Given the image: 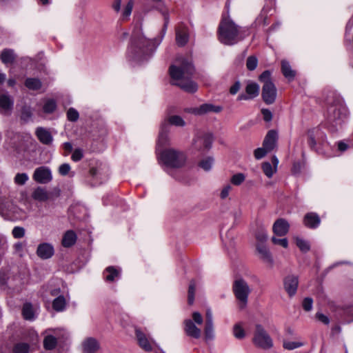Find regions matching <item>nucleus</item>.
Here are the masks:
<instances>
[{
    "label": "nucleus",
    "mask_w": 353,
    "mask_h": 353,
    "mask_svg": "<svg viewBox=\"0 0 353 353\" xmlns=\"http://www.w3.org/2000/svg\"><path fill=\"white\" fill-rule=\"evenodd\" d=\"M170 75L174 81L172 83L185 92L193 93L197 90V85L191 80L194 67L190 58L180 57L169 69Z\"/></svg>",
    "instance_id": "nucleus-1"
},
{
    "label": "nucleus",
    "mask_w": 353,
    "mask_h": 353,
    "mask_svg": "<svg viewBox=\"0 0 353 353\" xmlns=\"http://www.w3.org/2000/svg\"><path fill=\"white\" fill-rule=\"evenodd\" d=\"M161 40H148L139 28L132 32V39L128 49V56L134 60L140 61L150 55L160 44Z\"/></svg>",
    "instance_id": "nucleus-2"
},
{
    "label": "nucleus",
    "mask_w": 353,
    "mask_h": 353,
    "mask_svg": "<svg viewBox=\"0 0 353 353\" xmlns=\"http://www.w3.org/2000/svg\"><path fill=\"white\" fill-rule=\"evenodd\" d=\"M347 117V110L343 101L334 99L327 108V124L330 131H338L345 123Z\"/></svg>",
    "instance_id": "nucleus-3"
},
{
    "label": "nucleus",
    "mask_w": 353,
    "mask_h": 353,
    "mask_svg": "<svg viewBox=\"0 0 353 353\" xmlns=\"http://www.w3.org/2000/svg\"><path fill=\"white\" fill-rule=\"evenodd\" d=\"M242 30L229 19H224L219 26L218 38L221 43L232 46L243 40Z\"/></svg>",
    "instance_id": "nucleus-4"
},
{
    "label": "nucleus",
    "mask_w": 353,
    "mask_h": 353,
    "mask_svg": "<svg viewBox=\"0 0 353 353\" xmlns=\"http://www.w3.org/2000/svg\"><path fill=\"white\" fill-rule=\"evenodd\" d=\"M259 80L263 83L262 87V99L268 104H272L276 98L277 90L275 85L271 81V73L269 70L264 71L260 76Z\"/></svg>",
    "instance_id": "nucleus-5"
},
{
    "label": "nucleus",
    "mask_w": 353,
    "mask_h": 353,
    "mask_svg": "<svg viewBox=\"0 0 353 353\" xmlns=\"http://www.w3.org/2000/svg\"><path fill=\"white\" fill-rule=\"evenodd\" d=\"M160 159L167 167L181 168L185 162V155L183 152L169 148L162 151Z\"/></svg>",
    "instance_id": "nucleus-6"
},
{
    "label": "nucleus",
    "mask_w": 353,
    "mask_h": 353,
    "mask_svg": "<svg viewBox=\"0 0 353 353\" xmlns=\"http://www.w3.org/2000/svg\"><path fill=\"white\" fill-rule=\"evenodd\" d=\"M233 292L241 309L245 307L248 303V296L251 292L248 283L243 279H238L234 281L232 285Z\"/></svg>",
    "instance_id": "nucleus-7"
},
{
    "label": "nucleus",
    "mask_w": 353,
    "mask_h": 353,
    "mask_svg": "<svg viewBox=\"0 0 353 353\" xmlns=\"http://www.w3.org/2000/svg\"><path fill=\"white\" fill-rule=\"evenodd\" d=\"M252 343L256 347L263 350H270L274 344L270 336L260 324L255 325Z\"/></svg>",
    "instance_id": "nucleus-8"
},
{
    "label": "nucleus",
    "mask_w": 353,
    "mask_h": 353,
    "mask_svg": "<svg viewBox=\"0 0 353 353\" xmlns=\"http://www.w3.org/2000/svg\"><path fill=\"white\" fill-rule=\"evenodd\" d=\"M212 134L209 132H198L193 139L192 148L199 152H205L211 148Z\"/></svg>",
    "instance_id": "nucleus-9"
},
{
    "label": "nucleus",
    "mask_w": 353,
    "mask_h": 353,
    "mask_svg": "<svg viewBox=\"0 0 353 353\" xmlns=\"http://www.w3.org/2000/svg\"><path fill=\"white\" fill-rule=\"evenodd\" d=\"M223 110V107L212 103H203L198 107L192 108L188 112L196 116H203L210 113H219Z\"/></svg>",
    "instance_id": "nucleus-10"
},
{
    "label": "nucleus",
    "mask_w": 353,
    "mask_h": 353,
    "mask_svg": "<svg viewBox=\"0 0 353 353\" xmlns=\"http://www.w3.org/2000/svg\"><path fill=\"white\" fill-rule=\"evenodd\" d=\"M325 138V133L318 127L307 131V143L312 149H314L318 143H323Z\"/></svg>",
    "instance_id": "nucleus-11"
},
{
    "label": "nucleus",
    "mask_w": 353,
    "mask_h": 353,
    "mask_svg": "<svg viewBox=\"0 0 353 353\" xmlns=\"http://www.w3.org/2000/svg\"><path fill=\"white\" fill-rule=\"evenodd\" d=\"M32 178L39 183L46 184L52 181V176L48 168L41 166L35 169Z\"/></svg>",
    "instance_id": "nucleus-12"
},
{
    "label": "nucleus",
    "mask_w": 353,
    "mask_h": 353,
    "mask_svg": "<svg viewBox=\"0 0 353 353\" xmlns=\"http://www.w3.org/2000/svg\"><path fill=\"white\" fill-rule=\"evenodd\" d=\"M135 334L139 346L146 352H151L155 341L152 339H149L145 334L139 328L135 329Z\"/></svg>",
    "instance_id": "nucleus-13"
},
{
    "label": "nucleus",
    "mask_w": 353,
    "mask_h": 353,
    "mask_svg": "<svg viewBox=\"0 0 353 353\" xmlns=\"http://www.w3.org/2000/svg\"><path fill=\"white\" fill-rule=\"evenodd\" d=\"M298 285L299 278L296 275H288L283 280L284 289L290 297L296 294Z\"/></svg>",
    "instance_id": "nucleus-14"
},
{
    "label": "nucleus",
    "mask_w": 353,
    "mask_h": 353,
    "mask_svg": "<svg viewBox=\"0 0 353 353\" xmlns=\"http://www.w3.org/2000/svg\"><path fill=\"white\" fill-rule=\"evenodd\" d=\"M259 85L255 82H249L245 87L246 95L241 94L238 97L239 100H248L254 99L259 94Z\"/></svg>",
    "instance_id": "nucleus-15"
},
{
    "label": "nucleus",
    "mask_w": 353,
    "mask_h": 353,
    "mask_svg": "<svg viewBox=\"0 0 353 353\" xmlns=\"http://www.w3.org/2000/svg\"><path fill=\"white\" fill-rule=\"evenodd\" d=\"M54 253L53 246L48 243H43L38 245L37 249V256L42 259L51 258Z\"/></svg>",
    "instance_id": "nucleus-16"
},
{
    "label": "nucleus",
    "mask_w": 353,
    "mask_h": 353,
    "mask_svg": "<svg viewBox=\"0 0 353 353\" xmlns=\"http://www.w3.org/2000/svg\"><path fill=\"white\" fill-rule=\"evenodd\" d=\"M290 225L284 219H277L273 224V232L279 236H285L289 231Z\"/></svg>",
    "instance_id": "nucleus-17"
},
{
    "label": "nucleus",
    "mask_w": 353,
    "mask_h": 353,
    "mask_svg": "<svg viewBox=\"0 0 353 353\" xmlns=\"http://www.w3.org/2000/svg\"><path fill=\"white\" fill-rule=\"evenodd\" d=\"M14 104L13 99L7 94L0 96V111L3 114H9Z\"/></svg>",
    "instance_id": "nucleus-18"
},
{
    "label": "nucleus",
    "mask_w": 353,
    "mask_h": 353,
    "mask_svg": "<svg viewBox=\"0 0 353 353\" xmlns=\"http://www.w3.org/2000/svg\"><path fill=\"white\" fill-rule=\"evenodd\" d=\"M184 330L185 334L190 337L194 339L200 338L201 335V330L196 326L194 323L191 319H186L184 321Z\"/></svg>",
    "instance_id": "nucleus-19"
},
{
    "label": "nucleus",
    "mask_w": 353,
    "mask_h": 353,
    "mask_svg": "<svg viewBox=\"0 0 353 353\" xmlns=\"http://www.w3.org/2000/svg\"><path fill=\"white\" fill-rule=\"evenodd\" d=\"M256 250L259 254L260 259L270 267H272L274 261L268 248L263 244H258L256 245Z\"/></svg>",
    "instance_id": "nucleus-20"
},
{
    "label": "nucleus",
    "mask_w": 353,
    "mask_h": 353,
    "mask_svg": "<svg viewBox=\"0 0 353 353\" xmlns=\"http://www.w3.org/2000/svg\"><path fill=\"white\" fill-rule=\"evenodd\" d=\"M204 332L205 337L208 339H211L214 336V325H213V315L212 310L208 309L205 313V324Z\"/></svg>",
    "instance_id": "nucleus-21"
},
{
    "label": "nucleus",
    "mask_w": 353,
    "mask_h": 353,
    "mask_svg": "<svg viewBox=\"0 0 353 353\" xmlns=\"http://www.w3.org/2000/svg\"><path fill=\"white\" fill-rule=\"evenodd\" d=\"M321 223L319 216L315 212L307 213L303 219L304 225L309 228H316Z\"/></svg>",
    "instance_id": "nucleus-22"
},
{
    "label": "nucleus",
    "mask_w": 353,
    "mask_h": 353,
    "mask_svg": "<svg viewBox=\"0 0 353 353\" xmlns=\"http://www.w3.org/2000/svg\"><path fill=\"white\" fill-rule=\"evenodd\" d=\"M277 139V133L274 130H270L263 142V146L268 150V151L271 152L275 147Z\"/></svg>",
    "instance_id": "nucleus-23"
},
{
    "label": "nucleus",
    "mask_w": 353,
    "mask_h": 353,
    "mask_svg": "<svg viewBox=\"0 0 353 353\" xmlns=\"http://www.w3.org/2000/svg\"><path fill=\"white\" fill-rule=\"evenodd\" d=\"M23 317L28 321H34L37 318V308L32 303L26 302L22 307Z\"/></svg>",
    "instance_id": "nucleus-24"
},
{
    "label": "nucleus",
    "mask_w": 353,
    "mask_h": 353,
    "mask_svg": "<svg viewBox=\"0 0 353 353\" xmlns=\"http://www.w3.org/2000/svg\"><path fill=\"white\" fill-rule=\"evenodd\" d=\"M99 347V342L94 338H88L83 343V351L84 353H94Z\"/></svg>",
    "instance_id": "nucleus-25"
},
{
    "label": "nucleus",
    "mask_w": 353,
    "mask_h": 353,
    "mask_svg": "<svg viewBox=\"0 0 353 353\" xmlns=\"http://www.w3.org/2000/svg\"><path fill=\"white\" fill-rule=\"evenodd\" d=\"M103 168H91L90 170V175L92 176L94 181V185L100 184L108 178V175L103 172Z\"/></svg>",
    "instance_id": "nucleus-26"
},
{
    "label": "nucleus",
    "mask_w": 353,
    "mask_h": 353,
    "mask_svg": "<svg viewBox=\"0 0 353 353\" xmlns=\"http://www.w3.org/2000/svg\"><path fill=\"white\" fill-rule=\"evenodd\" d=\"M36 135L40 142L45 145H50L53 141V138L50 132L43 128H37Z\"/></svg>",
    "instance_id": "nucleus-27"
},
{
    "label": "nucleus",
    "mask_w": 353,
    "mask_h": 353,
    "mask_svg": "<svg viewBox=\"0 0 353 353\" xmlns=\"http://www.w3.org/2000/svg\"><path fill=\"white\" fill-rule=\"evenodd\" d=\"M188 41V30L185 26H181L176 30V41L180 46H184Z\"/></svg>",
    "instance_id": "nucleus-28"
},
{
    "label": "nucleus",
    "mask_w": 353,
    "mask_h": 353,
    "mask_svg": "<svg viewBox=\"0 0 353 353\" xmlns=\"http://www.w3.org/2000/svg\"><path fill=\"white\" fill-rule=\"evenodd\" d=\"M121 271L113 266H109L103 272L104 279L107 282H112L120 276Z\"/></svg>",
    "instance_id": "nucleus-29"
},
{
    "label": "nucleus",
    "mask_w": 353,
    "mask_h": 353,
    "mask_svg": "<svg viewBox=\"0 0 353 353\" xmlns=\"http://www.w3.org/2000/svg\"><path fill=\"white\" fill-rule=\"evenodd\" d=\"M77 241V235L72 230L67 231L63 235L62 245L65 248L73 245Z\"/></svg>",
    "instance_id": "nucleus-30"
},
{
    "label": "nucleus",
    "mask_w": 353,
    "mask_h": 353,
    "mask_svg": "<svg viewBox=\"0 0 353 353\" xmlns=\"http://www.w3.org/2000/svg\"><path fill=\"white\" fill-rule=\"evenodd\" d=\"M281 70L284 77L289 81L292 80L296 75V72L292 69L289 62L285 60L281 61Z\"/></svg>",
    "instance_id": "nucleus-31"
},
{
    "label": "nucleus",
    "mask_w": 353,
    "mask_h": 353,
    "mask_svg": "<svg viewBox=\"0 0 353 353\" xmlns=\"http://www.w3.org/2000/svg\"><path fill=\"white\" fill-rule=\"evenodd\" d=\"M32 197L39 201H46L48 199V193L41 187L37 188L32 194Z\"/></svg>",
    "instance_id": "nucleus-32"
},
{
    "label": "nucleus",
    "mask_w": 353,
    "mask_h": 353,
    "mask_svg": "<svg viewBox=\"0 0 353 353\" xmlns=\"http://www.w3.org/2000/svg\"><path fill=\"white\" fill-rule=\"evenodd\" d=\"M0 59L4 64L12 63L15 59L14 51L10 49L3 50L0 54Z\"/></svg>",
    "instance_id": "nucleus-33"
},
{
    "label": "nucleus",
    "mask_w": 353,
    "mask_h": 353,
    "mask_svg": "<svg viewBox=\"0 0 353 353\" xmlns=\"http://www.w3.org/2000/svg\"><path fill=\"white\" fill-rule=\"evenodd\" d=\"M66 301L63 295H59L52 302V307L57 312H62L65 310Z\"/></svg>",
    "instance_id": "nucleus-34"
},
{
    "label": "nucleus",
    "mask_w": 353,
    "mask_h": 353,
    "mask_svg": "<svg viewBox=\"0 0 353 353\" xmlns=\"http://www.w3.org/2000/svg\"><path fill=\"white\" fill-rule=\"evenodd\" d=\"M25 85L29 90H38L41 88L42 83L37 78H28L25 81Z\"/></svg>",
    "instance_id": "nucleus-35"
},
{
    "label": "nucleus",
    "mask_w": 353,
    "mask_h": 353,
    "mask_svg": "<svg viewBox=\"0 0 353 353\" xmlns=\"http://www.w3.org/2000/svg\"><path fill=\"white\" fill-rule=\"evenodd\" d=\"M167 127L168 123L166 122H163L161 127L158 143L162 145H165L168 141Z\"/></svg>",
    "instance_id": "nucleus-36"
},
{
    "label": "nucleus",
    "mask_w": 353,
    "mask_h": 353,
    "mask_svg": "<svg viewBox=\"0 0 353 353\" xmlns=\"http://www.w3.org/2000/svg\"><path fill=\"white\" fill-rule=\"evenodd\" d=\"M57 344V339L52 335H48L44 338L43 347L47 350H52L55 348Z\"/></svg>",
    "instance_id": "nucleus-37"
},
{
    "label": "nucleus",
    "mask_w": 353,
    "mask_h": 353,
    "mask_svg": "<svg viewBox=\"0 0 353 353\" xmlns=\"http://www.w3.org/2000/svg\"><path fill=\"white\" fill-rule=\"evenodd\" d=\"M134 6V1L129 0L127 4L125 6L121 15V19L123 21H127L129 19L130 16L132 13Z\"/></svg>",
    "instance_id": "nucleus-38"
},
{
    "label": "nucleus",
    "mask_w": 353,
    "mask_h": 353,
    "mask_svg": "<svg viewBox=\"0 0 353 353\" xmlns=\"http://www.w3.org/2000/svg\"><path fill=\"white\" fill-rule=\"evenodd\" d=\"M30 345L27 343H17L13 346V353H29Z\"/></svg>",
    "instance_id": "nucleus-39"
},
{
    "label": "nucleus",
    "mask_w": 353,
    "mask_h": 353,
    "mask_svg": "<svg viewBox=\"0 0 353 353\" xmlns=\"http://www.w3.org/2000/svg\"><path fill=\"white\" fill-rule=\"evenodd\" d=\"M165 122L177 127H183L185 125V121L178 115L170 116L168 119V122Z\"/></svg>",
    "instance_id": "nucleus-40"
},
{
    "label": "nucleus",
    "mask_w": 353,
    "mask_h": 353,
    "mask_svg": "<svg viewBox=\"0 0 353 353\" xmlns=\"http://www.w3.org/2000/svg\"><path fill=\"white\" fill-rule=\"evenodd\" d=\"M262 170L263 173L268 177L271 178L276 172V170L269 162H264L262 163Z\"/></svg>",
    "instance_id": "nucleus-41"
},
{
    "label": "nucleus",
    "mask_w": 353,
    "mask_h": 353,
    "mask_svg": "<svg viewBox=\"0 0 353 353\" xmlns=\"http://www.w3.org/2000/svg\"><path fill=\"white\" fill-rule=\"evenodd\" d=\"M233 334L238 339H242L245 337V332L241 323H236L234 325Z\"/></svg>",
    "instance_id": "nucleus-42"
},
{
    "label": "nucleus",
    "mask_w": 353,
    "mask_h": 353,
    "mask_svg": "<svg viewBox=\"0 0 353 353\" xmlns=\"http://www.w3.org/2000/svg\"><path fill=\"white\" fill-rule=\"evenodd\" d=\"M214 163V159L211 157L203 159L199 163V166L205 171H209Z\"/></svg>",
    "instance_id": "nucleus-43"
},
{
    "label": "nucleus",
    "mask_w": 353,
    "mask_h": 353,
    "mask_svg": "<svg viewBox=\"0 0 353 353\" xmlns=\"http://www.w3.org/2000/svg\"><path fill=\"white\" fill-rule=\"evenodd\" d=\"M57 107L56 102L54 99H48L43 105V109L46 113H52Z\"/></svg>",
    "instance_id": "nucleus-44"
},
{
    "label": "nucleus",
    "mask_w": 353,
    "mask_h": 353,
    "mask_svg": "<svg viewBox=\"0 0 353 353\" xmlns=\"http://www.w3.org/2000/svg\"><path fill=\"white\" fill-rule=\"evenodd\" d=\"M28 179L29 177L26 173H17L14 178V181L19 185H23Z\"/></svg>",
    "instance_id": "nucleus-45"
},
{
    "label": "nucleus",
    "mask_w": 353,
    "mask_h": 353,
    "mask_svg": "<svg viewBox=\"0 0 353 353\" xmlns=\"http://www.w3.org/2000/svg\"><path fill=\"white\" fill-rule=\"evenodd\" d=\"M296 244L303 252H307L310 249L308 242L301 238H296Z\"/></svg>",
    "instance_id": "nucleus-46"
},
{
    "label": "nucleus",
    "mask_w": 353,
    "mask_h": 353,
    "mask_svg": "<svg viewBox=\"0 0 353 353\" xmlns=\"http://www.w3.org/2000/svg\"><path fill=\"white\" fill-rule=\"evenodd\" d=\"M194 292H195V283L194 281H191L188 288V301L190 305L193 304L194 301Z\"/></svg>",
    "instance_id": "nucleus-47"
},
{
    "label": "nucleus",
    "mask_w": 353,
    "mask_h": 353,
    "mask_svg": "<svg viewBox=\"0 0 353 353\" xmlns=\"http://www.w3.org/2000/svg\"><path fill=\"white\" fill-rule=\"evenodd\" d=\"M258 65V59L254 56H250L246 61V67L249 70H254Z\"/></svg>",
    "instance_id": "nucleus-48"
},
{
    "label": "nucleus",
    "mask_w": 353,
    "mask_h": 353,
    "mask_svg": "<svg viewBox=\"0 0 353 353\" xmlns=\"http://www.w3.org/2000/svg\"><path fill=\"white\" fill-rule=\"evenodd\" d=\"M26 230L23 227L15 226L12 231V234L15 239H21L25 236Z\"/></svg>",
    "instance_id": "nucleus-49"
},
{
    "label": "nucleus",
    "mask_w": 353,
    "mask_h": 353,
    "mask_svg": "<svg viewBox=\"0 0 353 353\" xmlns=\"http://www.w3.org/2000/svg\"><path fill=\"white\" fill-rule=\"evenodd\" d=\"M9 211V203L8 202L0 197V214L1 216H6L8 214V212Z\"/></svg>",
    "instance_id": "nucleus-50"
},
{
    "label": "nucleus",
    "mask_w": 353,
    "mask_h": 353,
    "mask_svg": "<svg viewBox=\"0 0 353 353\" xmlns=\"http://www.w3.org/2000/svg\"><path fill=\"white\" fill-rule=\"evenodd\" d=\"M245 175L242 173L234 174L231 178V183L235 185H241L245 180Z\"/></svg>",
    "instance_id": "nucleus-51"
},
{
    "label": "nucleus",
    "mask_w": 353,
    "mask_h": 353,
    "mask_svg": "<svg viewBox=\"0 0 353 353\" xmlns=\"http://www.w3.org/2000/svg\"><path fill=\"white\" fill-rule=\"evenodd\" d=\"M303 345V343L294 341H284L283 347L286 350H292Z\"/></svg>",
    "instance_id": "nucleus-52"
},
{
    "label": "nucleus",
    "mask_w": 353,
    "mask_h": 353,
    "mask_svg": "<svg viewBox=\"0 0 353 353\" xmlns=\"http://www.w3.org/2000/svg\"><path fill=\"white\" fill-rule=\"evenodd\" d=\"M32 112L30 107H23L21 110V118L25 121H28L32 117Z\"/></svg>",
    "instance_id": "nucleus-53"
},
{
    "label": "nucleus",
    "mask_w": 353,
    "mask_h": 353,
    "mask_svg": "<svg viewBox=\"0 0 353 353\" xmlns=\"http://www.w3.org/2000/svg\"><path fill=\"white\" fill-rule=\"evenodd\" d=\"M268 152H270L263 146V148H259L254 151V156L256 159L259 160L263 158Z\"/></svg>",
    "instance_id": "nucleus-54"
},
{
    "label": "nucleus",
    "mask_w": 353,
    "mask_h": 353,
    "mask_svg": "<svg viewBox=\"0 0 353 353\" xmlns=\"http://www.w3.org/2000/svg\"><path fill=\"white\" fill-rule=\"evenodd\" d=\"M68 119L70 121H76L79 119V112L72 108H70L67 112Z\"/></svg>",
    "instance_id": "nucleus-55"
},
{
    "label": "nucleus",
    "mask_w": 353,
    "mask_h": 353,
    "mask_svg": "<svg viewBox=\"0 0 353 353\" xmlns=\"http://www.w3.org/2000/svg\"><path fill=\"white\" fill-rule=\"evenodd\" d=\"M312 305L313 300L309 297L305 298L302 303L303 308L307 312H309L312 309Z\"/></svg>",
    "instance_id": "nucleus-56"
},
{
    "label": "nucleus",
    "mask_w": 353,
    "mask_h": 353,
    "mask_svg": "<svg viewBox=\"0 0 353 353\" xmlns=\"http://www.w3.org/2000/svg\"><path fill=\"white\" fill-rule=\"evenodd\" d=\"M272 241L274 244L275 245H279L281 246H282L283 248H288V239L284 238V239H278L276 237H274L273 236L272 238Z\"/></svg>",
    "instance_id": "nucleus-57"
},
{
    "label": "nucleus",
    "mask_w": 353,
    "mask_h": 353,
    "mask_svg": "<svg viewBox=\"0 0 353 353\" xmlns=\"http://www.w3.org/2000/svg\"><path fill=\"white\" fill-rule=\"evenodd\" d=\"M70 170V165L68 163H63L59 168V172L62 176L67 175Z\"/></svg>",
    "instance_id": "nucleus-58"
},
{
    "label": "nucleus",
    "mask_w": 353,
    "mask_h": 353,
    "mask_svg": "<svg viewBox=\"0 0 353 353\" xmlns=\"http://www.w3.org/2000/svg\"><path fill=\"white\" fill-rule=\"evenodd\" d=\"M315 316L316 318L323 324L328 325L330 323V319L323 313L316 312Z\"/></svg>",
    "instance_id": "nucleus-59"
},
{
    "label": "nucleus",
    "mask_w": 353,
    "mask_h": 353,
    "mask_svg": "<svg viewBox=\"0 0 353 353\" xmlns=\"http://www.w3.org/2000/svg\"><path fill=\"white\" fill-rule=\"evenodd\" d=\"M192 321L198 325H201L203 322V317L201 314L198 312H194L192 313Z\"/></svg>",
    "instance_id": "nucleus-60"
},
{
    "label": "nucleus",
    "mask_w": 353,
    "mask_h": 353,
    "mask_svg": "<svg viewBox=\"0 0 353 353\" xmlns=\"http://www.w3.org/2000/svg\"><path fill=\"white\" fill-rule=\"evenodd\" d=\"M83 157V152L80 149H76L72 154V159L74 161H80Z\"/></svg>",
    "instance_id": "nucleus-61"
},
{
    "label": "nucleus",
    "mask_w": 353,
    "mask_h": 353,
    "mask_svg": "<svg viewBox=\"0 0 353 353\" xmlns=\"http://www.w3.org/2000/svg\"><path fill=\"white\" fill-rule=\"evenodd\" d=\"M261 113L264 121L269 122L272 119V114L268 109L263 108L261 110Z\"/></svg>",
    "instance_id": "nucleus-62"
},
{
    "label": "nucleus",
    "mask_w": 353,
    "mask_h": 353,
    "mask_svg": "<svg viewBox=\"0 0 353 353\" xmlns=\"http://www.w3.org/2000/svg\"><path fill=\"white\" fill-rule=\"evenodd\" d=\"M344 314L350 317L349 319L345 321L346 323H350L353 321V306L347 307L344 310Z\"/></svg>",
    "instance_id": "nucleus-63"
},
{
    "label": "nucleus",
    "mask_w": 353,
    "mask_h": 353,
    "mask_svg": "<svg viewBox=\"0 0 353 353\" xmlns=\"http://www.w3.org/2000/svg\"><path fill=\"white\" fill-rule=\"evenodd\" d=\"M232 189L231 185H225L221 190L220 196L221 199H225L228 195Z\"/></svg>",
    "instance_id": "nucleus-64"
}]
</instances>
